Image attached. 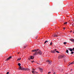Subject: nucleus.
Instances as JSON below:
<instances>
[{
    "label": "nucleus",
    "instance_id": "nucleus-1",
    "mask_svg": "<svg viewBox=\"0 0 74 74\" xmlns=\"http://www.w3.org/2000/svg\"><path fill=\"white\" fill-rule=\"evenodd\" d=\"M32 52H35V53L34 54V55H42V52L38 49H34L32 51Z\"/></svg>",
    "mask_w": 74,
    "mask_h": 74
},
{
    "label": "nucleus",
    "instance_id": "nucleus-2",
    "mask_svg": "<svg viewBox=\"0 0 74 74\" xmlns=\"http://www.w3.org/2000/svg\"><path fill=\"white\" fill-rule=\"evenodd\" d=\"M19 70H24V71H26V70H29V69H26V68H24L23 67H21V66H20L19 67Z\"/></svg>",
    "mask_w": 74,
    "mask_h": 74
},
{
    "label": "nucleus",
    "instance_id": "nucleus-3",
    "mask_svg": "<svg viewBox=\"0 0 74 74\" xmlns=\"http://www.w3.org/2000/svg\"><path fill=\"white\" fill-rule=\"evenodd\" d=\"M66 57V56L64 55H60L58 57V59H61V58H65Z\"/></svg>",
    "mask_w": 74,
    "mask_h": 74
},
{
    "label": "nucleus",
    "instance_id": "nucleus-4",
    "mask_svg": "<svg viewBox=\"0 0 74 74\" xmlns=\"http://www.w3.org/2000/svg\"><path fill=\"white\" fill-rule=\"evenodd\" d=\"M47 62L49 64H51V63H52V61L51 60H48L47 61Z\"/></svg>",
    "mask_w": 74,
    "mask_h": 74
},
{
    "label": "nucleus",
    "instance_id": "nucleus-5",
    "mask_svg": "<svg viewBox=\"0 0 74 74\" xmlns=\"http://www.w3.org/2000/svg\"><path fill=\"white\" fill-rule=\"evenodd\" d=\"M56 49H55L53 51L51 50V53H55V52H56Z\"/></svg>",
    "mask_w": 74,
    "mask_h": 74
},
{
    "label": "nucleus",
    "instance_id": "nucleus-6",
    "mask_svg": "<svg viewBox=\"0 0 74 74\" xmlns=\"http://www.w3.org/2000/svg\"><path fill=\"white\" fill-rule=\"evenodd\" d=\"M69 40L71 41V42H72L74 43V39L71 38L69 39Z\"/></svg>",
    "mask_w": 74,
    "mask_h": 74
},
{
    "label": "nucleus",
    "instance_id": "nucleus-7",
    "mask_svg": "<svg viewBox=\"0 0 74 74\" xmlns=\"http://www.w3.org/2000/svg\"><path fill=\"white\" fill-rule=\"evenodd\" d=\"M39 70L40 71V72H42V71H43V69L41 68H39Z\"/></svg>",
    "mask_w": 74,
    "mask_h": 74
},
{
    "label": "nucleus",
    "instance_id": "nucleus-8",
    "mask_svg": "<svg viewBox=\"0 0 74 74\" xmlns=\"http://www.w3.org/2000/svg\"><path fill=\"white\" fill-rule=\"evenodd\" d=\"M68 49V50H69V51H71V52H72L73 51V49H71V48H69Z\"/></svg>",
    "mask_w": 74,
    "mask_h": 74
},
{
    "label": "nucleus",
    "instance_id": "nucleus-9",
    "mask_svg": "<svg viewBox=\"0 0 74 74\" xmlns=\"http://www.w3.org/2000/svg\"><path fill=\"white\" fill-rule=\"evenodd\" d=\"M30 59H33L34 58V57L33 56H31L30 57Z\"/></svg>",
    "mask_w": 74,
    "mask_h": 74
},
{
    "label": "nucleus",
    "instance_id": "nucleus-10",
    "mask_svg": "<svg viewBox=\"0 0 74 74\" xmlns=\"http://www.w3.org/2000/svg\"><path fill=\"white\" fill-rule=\"evenodd\" d=\"M58 36L57 34H55L54 36V37H57Z\"/></svg>",
    "mask_w": 74,
    "mask_h": 74
},
{
    "label": "nucleus",
    "instance_id": "nucleus-11",
    "mask_svg": "<svg viewBox=\"0 0 74 74\" xmlns=\"http://www.w3.org/2000/svg\"><path fill=\"white\" fill-rule=\"evenodd\" d=\"M32 73H33V74H35L36 72L34 71H32Z\"/></svg>",
    "mask_w": 74,
    "mask_h": 74
},
{
    "label": "nucleus",
    "instance_id": "nucleus-12",
    "mask_svg": "<svg viewBox=\"0 0 74 74\" xmlns=\"http://www.w3.org/2000/svg\"><path fill=\"white\" fill-rule=\"evenodd\" d=\"M21 58H18V59L17 60V61H18V60H21Z\"/></svg>",
    "mask_w": 74,
    "mask_h": 74
},
{
    "label": "nucleus",
    "instance_id": "nucleus-13",
    "mask_svg": "<svg viewBox=\"0 0 74 74\" xmlns=\"http://www.w3.org/2000/svg\"><path fill=\"white\" fill-rule=\"evenodd\" d=\"M21 63H18V66H21Z\"/></svg>",
    "mask_w": 74,
    "mask_h": 74
},
{
    "label": "nucleus",
    "instance_id": "nucleus-14",
    "mask_svg": "<svg viewBox=\"0 0 74 74\" xmlns=\"http://www.w3.org/2000/svg\"><path fill=\"white\" fill-rule=\"evenodd\" d=\"M66 53H69V50H66Z\"/></svg>",
    "mask_w": 74,
    "mask_h": 74
},
{
    "label": "nucleus",
    "instance_id": "nucleus-15",
    "mask_svg": "<svg viewBox=\"0 0 74 74\" xmlns=\"http://www.w3.org/2000/svg\"><path fill=\"white\" fill-rule=\"evenodd\" d=\"M66 44H67V42H64V45H66Z\"/></svg>",
    "mask_w": 74,
    "mask_h": 74
},
{
    "label": "nucleus",
    "instance_id": "nucleus-16",
    "mask_svg": "<svg viewBox=\"0 0 74 74\" xmlns=\"http://www.w3.org/2000/svg\"><path fill=\"white\" fill-rule=\"evenodd\" d=\"M10 59L9 58H7V59H6V61H7V60H9Z\"/></svg>",
    "mask_w": 74,
    "mask_h": 74
},
{
    "label": "nucleus",
    "instance_id": "nucleus-17",
    "mask_svg": "<svg viewBox=\"0 0 74 74\" xmlns=\"http://www.w3.org/2000/svg\"><path fill=\"white\" fill-rule=\"evenodd\" d=\"M48 40H46V41L45 42V43H44V44H45V43H46V42H48Z\"/></svg>",
    "mask_w": 74,
    "mask_h": 74
},
{
    "label": "nucleus",
    "instance_id": "nucleus-18",
    "mask_svg": "<svg viewBox=\"0 0 74 74\" xmlns=\"http://www.w3.org/2000/svg\"><path fill=\"white\" fill-rule=\"evenodd\" d=\"M9 59H11V58H12V56H10L9 57Z\"/></svg>",
    "mask_w": 74,
    "mask_h": 74
},
{
    "label": "nucleus",
    "instance_id": "nucleus-19",
    "mask_svg": "<svg viewBox=\"0 0 74 74\" xmlns=\"http://www.w3.org/2000/svg\"><path fill=\"white\" fill-rule=\"evenodd\" d=\"M67 22H66L64 23V25H66V24H67Z\"/></svg>",
    "mask_w": 74,
    "mask_h": 74
},
{
    "label": "nucleus",
    "instance_id": "nucleus-20",
    "mask_svg": "<svg viewBox=\"0 0 74 74\" xmlns=\"http://www.w3.org/2000/svg\"><path fill=\"white\" fill-rule=\"evenodd\" d=\"M73 53H74V52L73 51H72L71 52V54H73Z\"/></svg>",
    "mask_w": 74,
    "mask_h": 74
},
{
    "label": "nucleus",
    "instance_id": "nucleus-21",
    "mask_svg": "<svg viewBox=\"0 0 74 74\" xmlns=\"http://www.w3.org/2000/svg\"><path fill=\"white\" fill-rule=\"evenodd\" d=\"M56 52H57V53H59V52L58 51H56Z\"/></svg>",
    "mask_w": 74,
    "mask_h": 74
},
{
    "label": "nucleus",
    "instance_id": "nucleus-22",
    "mask_svg": "<svg viewBox=\"0 0 74 74\" xmlns=\"http://www.w3.org/2000/svg\"><path fill=\"white\" fill-rule=\"evenodd\" d=\"M71 64H73V63L72 62L71 63H70V64H69V65H71Z\"/></svg>",
    "mask_w": 74,
    "mask_h": 74
},
{
    "label": "nucleus",
    "instance_id": "nucleus-23",
    "mask_svg": "<svg viewBox=\"0 0 74 74\" xmlns=\"http://www.w3.org/2000/svg\"><path fill=\"white\" fill-rule=\"evenodd\" d=\"M37 37H38V36H37L36 37V39H37Z\"/></svg>",
    "mask_w": 74,
    "mask_h": 74
},
{
    "label": "nucleus",
    "instance_id": "nucleus-24",
    "mask_svg": "<svg viewBox=\"0 0 74 74\" xmlns=\"http://www.w3.org/2000/svg\"><path fill=\"white\" fill-rule=\"evenodd\" d=\"M52 42H51V43H50V45H52Z\"/></svg>",
    "mask_w": 74,
    "mask_h": 74
},
{
    "label": "nucleus",
    "instance_id": "nucleus-25",
    "mask_svg": "<svg viewBox=\"0 0 74 74\" xmlns=\"http://www.w3.org/2000/svg\"><path fill=\"white\" fill-rule=\"evenodd\" d=\"M9 74V72H8L6 74Z\"/></svg>",
    "mask_w": 74,
    "mask_h": 74
},
{
    "label": "nucleus",
    "instance_id": "nucleus-26",
    "mask_svg": "<svg viewBox=\"0 0 74 74\" xmlns=\"http://www.w3.org/2000/svg\"><path fill=\"white\" fill-rule=\"evenodd\" d=\"M34 62V61H32V62L33 63V62Z\"/></svg>",
    "mask_w": 74,
    "mask_h": 74
},
{
    "label": "nucleus",
    "instance_id": "nucleus-27",
    "mask_svg": "<svg viewBox=\"0 0 74 74\" xmlns=\"http://www.w3.org/2000/svg\"><path fill=\"white\" fill-rule=\"evenodd\" d=\"M51 73V72H48V74H50V73Z\"/></svg>",
    "mask_w": 74,
    "mask_h": 74
},
{
    "label": "nucleus",
    "instance_id": "nucleus-28",
    "mask_svg": "<svg viewBox=\"0 0 74 74\" xmlns=\"http://www.w3.org/2000/svg\"><path fill=\"white\" fill-rule=\"evenodd\" d=\"M64 30H65V27L64 28Z\"/></svg>",
    "mask_w": 74,
    "mask_h": 74
},
{
    "label": "nucleus",
    "instance_id": "nucleus-29",
    "mask_svg": "<svg viewBox=\"0 0 74 74\" xmlns=\"http://www.w3.org/2000/svg\"><path fill=\"white\" fill-rule=\"evenodd\" d=\"M73 64H74V61H73V62H72Z\"/></svg>",
    "mask_w": 74,
    "mask_h": 74
},
{
    "label": "nucleus",
    "instance_id": "nucleus-30",
    "mask_svg": "<svg viewBox=\"0 0 74 74\" xmlns=\"http://www.w3.org/2000/svg\"><path fill=\"white\" fill-rule=\"evenodd\" d=\"M53 74H56L55 72H54V73H53Z\"/></svg>",
    "mask_w": 74,
    "mask_h": 74
},
{
    "label": "nucleus",
    "instance_id": "nucleus-31",
    "mask_svg": "<svg viewBox=\"0 0 74 74\" xmlns=\"http://www.w3.org/2000/svg\"><path fill=\"white\" fill-rule=\"evenodd\" d=\"M26 46H24V48H26Z\"/></svg>",
    "mask_w": 74,
    "mask_h": 74
},
{
    "label": "nucleus",
    "instance_id": "nucleus-32",
    "mask_svg": "<svg viewBox=\"0 0 74 74\" xmlns=\"http://www.w3.org/2000/svg\"><path fill=\"white\" fill-rule=\"evenodd\" d=\"M73 50H74V47L73 48Z\"/></svg>",
    "mask_w": 74,
    "mask_h": 74
},
{
    "label": "nucleus",
    "instance_id": "nucleus-33",
    "mask_svg": "<svg viewBox=\"0 0 74 74\" xmlns=\"http://www.w3.org/2000/svg\"><path fill=\"white\" fill-rule=\"evenodd\" d=\"M72 26H73V25H74V24H72Z\"/></svg>",
    "mask_w": 74,
    "mask_h": 74
},
{
    "label": "nucleus",
    "instance_id": "nucleus-34",
    "mask_svg": "<svg viewBox=\"0 0 74 74\" xmlns=\"http://www.w3.org/2000/svg\"><path fill=\"white\" fill-rule=\"evenodd\" d=\"M29 60H30V58H29Z\"/></svg>",
    "mask_w": 74,
    "mask_h": 74
},
{
    "label": "nucleus",
    "instance_id": "nucleus-35",
    "mask_svg": "<svg viewBox=\"0 0 74 74\" xmlns=\"http://www.w3.org/2000/svg\"><path fill=\"white\" fill-rule=\"evenodd\" d=\"M18 54H19V53L18 52Z\"/></svg>",
    "mask_w": 74,
    "mask_h": 74
},
{
    "label": "nucleus",
    "instance_id": "nucleus-36",
    "mask_svg": "<svg viewBox=\"0 0 74 74\" xmlns=\"http://www.w3.org/2000/svg\"><path fill=\"white\" fill-rule=\"evenodd\" d=\"M73 33H74V32H73Z\"/></svg>",
    "mask_w": 74,
    "mask_h": 74
}]
</instances>
